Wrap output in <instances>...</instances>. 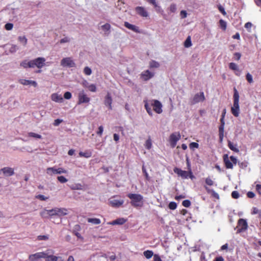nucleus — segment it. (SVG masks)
<instances>
[{"mask_svg": "<svg viewBox=\"0 0 261 261\" xmlns=\"http://www.w3.org/2000/svg\"><path fill=\"white\" fill-rule=\"evenodd\" d=\"M234 94L233 96V106L231 108V112L232 115L238 117L240 114V107H239V94L236 88L233 89Z\"/></svg>", "mask_w": 261, "mask_h": 261, "instance_id": "f257e3e1", "label": "nucleus"}, {"mask_svg": "<svg viewBox=\"0 0 261 261\" xmlns=\"http://www.w3.org/2000/svg\"><path fill=\"white\" fill-rule=\"evenodd\" d=\"M127 196L131 199L130 204L134 207H141L143 204V197L138 194L129 193Z\"/></svg>", "mask_w": 261, "mask_h": 261, "instance_id": "f03ea898", "label": "nucleus"}, {"mask_svg": "<svg viewBox=\"0 0 261 261\" xmlns=\"http://www.w3.org/2000/svg\"><path fill=\"white\" fill-rule=\"evenodd\" d=\"M223 162L225 164V166L227 169H232L233 167V164L236 165L238 162V160L236 157L233 155L228 158L227 154L223 155Z\"/></svg>", "mask_w": 261, "mask_h": 261, "instance_id": "7ed1b4c3", "label": "nucleus"}, {"mask_svg": "<svg viewBox=\"0 0 261 261\" xmlns=\"http://www.w3.org/2000/svg\"><path fill=\"white\" fill-rule=\"evenodd\" d=\"M173 171L174 172V173L177 174L178 176H180L183 179H186L188 178V177H190V178L192 179L194 177V176L193 175L192 172L191 171V170L187 171L182 170L181 169L178 168L177 167H175L173 169Z\"/></svg>", "mask_w": 261, "mask_h": 261, "instance_id": "20e7f679", "label": "nucleus"}, {"mask_svg": "<svg viewBox=\"0 0 261 261\" xmlns=\"http://www.w3.org/2000/svg\"><path fill=\"white\" fill-rule=\"evenodd\" d=\"M205 99V98L203 92H200L194 95L193 98L190 100V103L191 105H194L199 102H203Z\"/></svg>", "mask_w": 261, "mask_h": 261, "instance_id": "39448f33", "label": "nucleus"}, {"mask_svg": "<svg viewBox=\"0 0 261 261\" xmlns=\"http://www.w3.org/2000/svg\"><path fill=\"white\" fill-rule=\"evenodd\" d=\"M31 62L32 68L37 67L40 69L45 65V59L43 57H38L31 60Z\"/></svg>", "mask_w": 261, "mask_h": 261, "instance_id": "423d86ee", "label": "nucleus"}, {"mask_svg": "<svg viewBox=\"0 0 261 261\" xmlns=\"http://www.w3.org/2000/svg\"><path fill=\"white\" fill-rule=\"evenodd\" d=\"M248 224L246 220L241 218L239 219L237 228V233H240L246 230L248 228Z\"/></svg>", "mask_w": 261, "mask_h": 261, "instance_id": "0eeeda50", "label": "nucleus"}, {"mask_svg": "<svg viewBox=\"0 0 261 261\" xmlns=\"http://www.w3.org/2000/svg\"><path fill=\"white\" fill-rule=\"evenodd\" d=\"M67 170L63 168H56L55 167H49L46 169V173L51 175L53 174H62V173H67Z\"/></svg>", "mask_w": 261, "mask_h": 261, "instance_id": "6e6552de", "label": "nucleus"}, {"mask_svg": "<svg viewBox=\"0 0 261 261\" xmlns=\"http://www.w3.org/2000/svg\"><path fill=\"white\" fill-rule=\"evenodd\" d=\"M180 137L181 136L179 132H175L170 135L169 142L172 148L175 147L177 142L180 140Z\"/></svg>", "mask_w": 261, "mask_h": 261, "instance_id": "1a4fd4ad", "label": "nucleus"}, {"mask_svg": "<svg viewBox=\"0 0 261 261\" xmlns=\"http://www.w3.org/2000/svg\"><path fill=\"white\" fill-rule=\"evenodd\" d=\"M90 100L86 94L85 93L84 90L81 91L78 94L77 105H81L84 103H88Z\"/></svg>", "mask_w": 261, "mask_h": 261, "instance_id": "9d476101", "label": "nucleus"}, {"mask_svg": "<svg viewBox=\"0 0 261 261\" xmlns=\"http://www.w3.org/2000/svg\"><path fill=\"white\" fill-rule=\"evenodd\" d=\"M153 110L158 114L162 113V105L160 101L158 100H153L151 103Z\"/></svg>", "mask_w": 261, "mask_h": 261, "instance_id": "9b49d317", "label": "nucleus"}, {"mask_svg": "<svg viewBox=\"0 0 261 261\" xmlns=\"http://www.w3.org/2000/svg\"><path fill=\"white\" fill-rule=\"evenodd\" d=\"M61 65L63 67H73L75 64L70 58H63L61 61Z\"/></svg>", "mask_w": 261, "mask_h": 261, "instance_id": "f8f14e48", "label": "nucleus"}, {"mask_svg": "<svg viewBox=\"0 0 261 261\" xmlns=\"http://www.w3.org/2000/svg\"><path fill=\"white\" fill-rule=\"evenodd\" d=\"M45 257V252H40L30 255L29 256V259L30 261H36L41 258H44Z\"/></svg>", "mask_w": 261, "mask_h": 261, "instance_id": "ddd939ff", "label": "nucleus"}, {"mask_svg": "<svg viewBox=\"0 0 261 261\" xmlns=\"http://www.w3.org/2000/svg\"><path fill=\"white\" fill-rule=\"evenodd\" d=\"M115 198V197H114L110 199V205L114 207H119L123 204L124 201L123 200L116 199Z\"/></svg>", "mask_w": 261, "mask_h": 261, "instance_id": "4468645a", "label": "nucleus"}, {"mask_svg": "<svg viewBox=\"0 0 261 261\" xmlns=\"http://www.w3.org/2000/svg\"><path fill=\"white\" fill-rule=\"evenodd\" d=\"M135 11L138 15L142 17H147L148 16V13L145 8L143 7L138 6L136 7Z\"/></svg>", "mask_w": 261, "mask_h": 261, "instance_id": "2eb2a0df", "label": "nucleus"}, {"mask_svg": "<svg viewBox=\"0 0 261 261\" xmlns=\"http://www.w3.org/2000/svg\"><path fill=\"white\" fill-rule=\"evenodd\" d=\"M141 77L145 81H148L154 76V73L149 70H146L141 74Z\"/></svg>", "mask_w": 261, "mask_h": 261, "instance_id": "dca6fc26", "label": "nucleus"}, {"mask_svg": "<svg viewBox=\"0 0 261 261\" xmlns=\"http://www.w3.org/2000/svg\"><path fill=\"white\" fill-rule=\"evenodd\" d=\"M104 103L106 106L108 107L109 110L112 109V98L110 93H108L106 96Z\"/></svg>", "mask_w": 261, "mask_h": 261, "instance_id": "f3484780", "label": "nucleus"}, {"mask_svg": "<svg viewBox=\"0 0 261 261\" xmlns=\"http://www.w3.org/2000/svg\"><path fill=\"white\" fill-rule=\"evenodd\" d=\"M45 261H63L62 257L60 256H56L53 255H48L46 253H45Z\"/></svg>", "mask_w": 261, "mask_h": 261, "instance_id": "a211bd4d", "label": "nucleus"}, {"mask_svg": "<svg viewBox=\"0 0 261 261\" xmlns=\"http://www.w3.org/2000/svg\"><path fill=\"white\" fill-rule=\"evenodd\" d=\"M56 216L61 217L66 215L68 214V210L65 208L55 207Z\"/></svg>", "mask_w": 261, "mask_h": 261, "instance_id": "6ab92c4d", "label": "nucleus"}, {"mask_svg": "<svg viewBox=\"0 0 261 261\" xmlns=\"http://www.w3.org/2000/svg\"><path fill=\"white\" fill-rule=\"evenodd\" d=\"M3 174L8 176H10L14 174V169L10 167H4L2 169Z\"/></svg>", "mask_w": 261, "mask_h": 261, "instance_id": "aec40b11", "label": "nucleus"}, {"mask_svg": "<svg viewBox=\"0 0 261 261\" xmlns=\"http://www.w3.org/2000/svg\"><path fill=\"white\" fill-rule=\"evenodd\" d=\"M19 83L23 85H32L34 87H36L37 86V83L34 81L25 80V79H20L19 80Z\"/></svg>", "mask_w": 261, "mask_h": 261, "instance_id": "412c9836", "label": "nucleus"}, {"mask_svg": "<svg viewBox=\"0 0 261 261\" xmlns=\"http://www.w3.org/2000/svg\"><path fill=\"white\" fill-rule=\"evenodd\" d=\"M229 68L230 69L235 71V74L237 76L240 75L241 71L239 70V67L237 64L231 62L229 64Z\"/></svg>", "mask_w": 261, "mask_h": 261, "instance_id": "4be33fe9", "label": "nucleus"}, {"mask_svg": "<svg viewBox=\"0 0 261 261\" xmlns=\"http://www.w3.org/2000/svg\"><path fill=\"white\" fill-rule=\"evenodd\" d=\"M124 25L129 30H130L136 33H140L139 27L132 24L128 22H125Z\"/></svg>", "mask_w": 261, "mask_h": 261, "instance_id": "5701e85b", "label": "nucleus"}, {"mask_svg": "<svg viewBox=\"0 0 261 261\" xmlns=\"http://www.w3.org/2000/svg\"><path fill=\"white\" fill-rule=\"evenodd\" d=\"M51 99L53 101L57 102H62L63 98L61 95H59L57 93H53L51 95Z\"/></svg>", "mask_w": 261, "mask_h": 261, "instance_id": "b1692460", "label": "nucleus"}, {"mask_svg": "<svg viewBox=\"0 0 261 261\" xmlns=\"http://www.w3.org/2000/svg\"><path fill=\"white\" fill-rule=\"evenodd\" d=\"M126 219H125L123 218H121L117 219L115 220H114L111 222H109V224L112 225H122L124 223H125L126 222Z\"/></svg>", "mask_w": 261, "mask_h": 261, "instance_id": "393cba45", "label": "nucleus"}, {"mask_svg": "<svg viewBox=\"0 0 261 261\" xmlns=\"http://www.w3.org/2000/svg\"><path fill=\"white\" fill-rule=\"evenodd\" d=\"M224 125H220L219 127V141L222 142L224 137Z\"/></svg>", "mask_w": 261, "mask_h": 261, "instance_id": "a878e982", "label": "nucleus"}, {"mask_svg": "<svg viewBox=\"0 0 261 261\" xmlns=\"http://www.w3.org/2000/svg\"><path fill=\"white\" fill-rule=\"evenodd\" d=\"M228 146L231 150L236 152H239V149L237 148V144H233V143H232L230 141H228Z\"/></svg>", "mask_w": 261, "mask_h": 261, "instance_id": "bb28decb", "label": "nucleus"}, {"mask_svg": "<svg viewBox=\"0 0 261 261\" xmlns=\"http://www.w3.org/2000/svg\"><path fill=\"white\" fill-rule=\"evenodd\" d=\"M79 155L81 157L89 158L92 156V152L90 150H87L85 152L80 151L79 152Z\"/></svg>", "mask_w": 261, "mask_h": 261, "instance_id": "cd10ccee", "label": "nucleus"}, {"mask_svg": "<svg viewBox=\"0 0 261 261\" xmlns=\"http://www.w3.org/2000/svg\"><path fill=\"white\" fill-rule=\"evenodd\" d=\"M32 62L31 60L28 61L27 60H24L20 63V66L23 67L24 68H32Z\"/></svg>", "mask_w": 261, "mask_h": 261, "instance_id": "c85d7f7f", "label": "nucleus"}, {"mask_svg": "<svg viewBox=\"0 0 261 261\" xmlns=\"http://www.w3.org/2000/svg\"><path fill=\"white\" fill-rule=\"evenodd\" d=\"M204 188L208 193H211L214 197L217 199H219V196L218 194L216 193L215 191H214L213 190H211L209 188L205 186H204Z\"/></svg>", "mask_w": 261, "mask_h": 261, "instance_id": "c756f323", "label": "nucleus"}, {"mask_svg": "<svg viewBox=\"0 0 261 261\" xmlns=\"http://www.w3.org/2000/svg\"><path fill=\"white\" fill-rule=\"evenodd\" d=\"M87 221L94 224H99L101 222L100 220L98 218H88Z\"/></svg>", "mask_w": 261, "mask_h": 261, "instance_id": "7c9ffc66", "label": "nucleus"}, {"mask_svg": "<svg viewBox=\"0 0 261 261\" xmlns=\"http://www.w3.org/2000/svg\"><path fill=\"white\" fill-rule=\"evenodd\" d=\"M144 255L147 259L150 258L153 255V252L151 250H146L143 252Z\"/></svg>", "mask_w": 261, "mask_h": 261, "instance_id": "2f4dec72", "label": "nucleus"}, {"mask_svg": "<svg viewBox=\"0 0 261 261\" xmlns=\"http://www.w3.org/2000/svg\"><path fill=\"white\" fill-rule=\"evenodd\" d=\"M40 215L43 218H48L49 217V214L48 211L47 210H44L40 213Z\"/></svg>", "mask_w": 261, "mask_h": 261, "instance_id": "473e14b6", "label": "nucleus"}, {"mask_svg": "<svg viewBox=\"0 0 261 261\" xmlns=\"http://www.w3.org/2000/svg\"><path fill=\"white\" fill-rule=\"evenodd\" d=\"M18 41L23 44L24 46H25L28 42V39L27 38L24 36H19L18 38Z\"/></svg>", "mask_w": 261, "mask_h": 261, "instance_id": "72a5a7b5", "label": "nucleus"}, {"mask_svg": "<svg viewBox=\"0 0 261 261\" xmlns=\"http://www.w3.org/2000/svg\"><path fill=\"white\" fill-rule=\"evenodd\" d=\"M219 24H220V27H221V28L223 31H225L226 29V27H227V24H226V21L223 19H220L219 20Z\"/></svg>", "mask_w": 261, "mask_h": 261, "instance_id": "f704fd0d", "label": "nucleus"}, {"mask_svg": "<svg viewBox=\"0 0 261 261\" xmlns=\"http://www.w3.org/2000/svg\"><path fill=\"white\" fill-rule=\"evenodd\" d=\"M184 46L185 47H189L192 46V43L191 40L190 36H189L186 40L184 43Z\"/></svg>", "mask_w": 261, "mask_h": 261, "instance_id": "c9c22d12", "label": "nucleus"}, {"mask_svg": "<svg viewBox=\"0 0 261 261\" xmlns=\"http://www.w3.org/2000/svg\"><path fill=\"white\" fill-rule=\"evenodd\" d=\"M159 66H160V64L156 61L152 60L150 62L149 67L151 68H158V67H159Z\"/></svg>", "mask_w": 261, "mask_h": 261, "instance_id": "e433bc0d", "label": "nucleus"}, {"mask_svg": "<svg viewBox=\"0 0 261 261\" xmlns=\"http://www.w3.org/2000/svg\"><path fill=\"white\" fill-rule=\"evenodd\" d=\"M144 107H145V108L146 111L148 113V114L150 116H152V112L151 107L148 105V103L147 102L145 103Z\"/></svg>", "mask_w": 261, "mask_h": 261, "instance_id": "4c0bfd02", "label": "nucleus"}, {"mask_svg": "<svg viewBox=\"0 0 261 261\" xmlns=\"http://www.w3.org/2000/svg\"><path fill=\"white\" fill-rule=\"evenodd\" d=\"M28 136L29 137L35 138L37 139H41L42 138V136L40 135H39V134H36V133H33V132L29 133Z\"/></svg>", "mask_w": 261, "mask_h": 261, "instance_id": "58836bf2", "label": "nucleus"}, {"mask_svg": "<svg viewBox=\"0 0 261 261\" xmlns=\"http://www.w3.org/2000/svg\"><path fill=\"white\" fill-rule=\"evenodd\" d=\"M101 28L105 32L109 31L111 29V25L109 23H107L102 25Z\"/></svg>", "mask_w": 261, "mask_h": 261, "instance_id": "ea45409f", "label": "nucleus"}, {"mask_svg": "<svg viewBox=\"0 0 261 261\" xmlns=\"http://www.w3.org/2000/svg\"><path fill=\"white\" fill-rule=\"evenodd\" d=\"M205 182L207 185L210 186H213L214 183V181L209 177L205 178Z\"/></svg>", "mask_w": 261, "mask_h": 261, "instance_id": "a19ab883", "label": "nucleus"}, {"mask_svg": "<svg viewBox=\"0 0 261 261\" xmlns=\"http://www.w3.org/2000/svg\"><path fill=\"white\" fill-rule=\"evenodd\" d=\"M177 204L175 202H170L168 205L169 209L174 210L176 208Z\"/></svg>", "mask_w": 261, "mask_h": 261, "instance_id": "79ce46f5", "label": "nucleus"}, {"mask_svg": "<svg viewBox=\"0 0 261 261\" xmlns=\"http://www.w3.org/2000/svg\"><path fill=\"white\" fill-rule=\"evenodd\" d=\"M246 80L248 81V82L250 84L253 83V79H252V76L249 73H247L246 74Z\"/></svg>", "mask_w": 261, "mask_h": 261, "instance_id": "37998d69", "label": "nucleus"}, {"mask_svg": "<svg viewBox=\"0 0 261 261\" xmlns=\"http://www.w3.org/2000/svg\"><path fill=\"white\" fill-rule=\"evenodd\" d=\"M57 179L59 180V181H60L61 183H62V184L65 183L68 181L67 179L66 178L63 176H58Z\"/></svg>", "mask_w": 261, "mask_h": 261, "instance_id": "c03bdc74", "label": "nucleus"}, {"mask_svg": "<svg viewBox=\"0 0 261 261\" xmlns=\"http://www.w3.org/2000/svg\"><path fill=\"white\" fill-rule=\"evenodd\" d=\"M169 9L171 13H175L176 11V6L175 4H172Z\"/></svg>", "mask_w": 261, "mask_h": 261, "instance_id": "a18cd8bd", "label": "nucleus"}, {"mask_svg": "<svg viewBox=\"0 0 261 261\" xmlns=\"http://www.w3.org/2000/svg\"><path fill=\"white\" fill-rule=\"evenodd\" d=\"M84 73L87 75H90L92 73V70L89 67H85L84 69Z\"/></svg>", "mask_w": 261, "mask_h": 261, "instance_id": "49530a36", "label": "nucleus"}, {"mask_svg": "<svg viewBox=\"0 0 261 261\" xmlns=\"http://www.w3.org/2000/svg\"><path fill=\"white\" fill-rule=\"evenodd\" d=\"M191 203L189 200H185L182 202V205L186 207H189L191 205Z\"/></svg>", "mask_w": 261, "mask_h": 261, "instance_id": "de8ad7c7", "label": "nucleus"}, {"mask_svg": "<svg viewBox=\"0 0 261 261\" xmlns=\"http://www.w3.org/2000/svg\"><path fill=\"white\" fill-rule=\"evenodd\" d=\"M91 92H95L96 91V87L94 84H91L87 88Z\"/></svg>", "mask_w": 261, "mask_h": 261, "instance_id": "09e8293b", "label": "nucleus"}, {"mask_svg": "<svg viewBox=\"0 0 261 261\" xmlns=\"http://www.w3.org/2000/svg\"><path fill=\"white\" fill-rule=\"evenodd\" d=\"M145 147L148 149H149L151 148V146H152V143H151V141L150 139H148L145 142Z\"/></svg>", "mask_w": 261, "mask_h": 261, "instance_id": "8fccbe9b", "label": "nucleus"}, {"mask_svg": "<svg viewBox=\"0 0 261 261\" xmlns=\"http://www.w3.org/2000/svg\"><path fill=\"white\" fill-rule=\"evenodd\" d=\"M13 28V24L11 23H7L5 25V29L7 31L11 30Z\"/></svg>", "mask_w": 261, "mask_h": 261, "instance_id": "3c124183", "label": "nucleus"}, {"mask_svg": "<svg viewBox=\"0 0 261 261\" xmlns=\"http://www.w3.org/2000/svg\"><path fill=\"white\" fill-rule=\"evenodd\" d=\"M231 196L234 199H237L239 197L240 195L238 191H234L231 193Z\"/></svg>", "mask_w": 261, "mask_h": 261, "instance_id": "603ef678", "label": "nucleus"}, {"mask_svg": "<svg viewBox=\"0 0 261 261\" xmlns=\"http://www.w3.org/2000/svg\"><path fill=\"white\" fill-rule=\"evenodd\" d=\"M36 198L42 201H45L48 199V197H45L44 195L41 194L37 195Z\"/></svg>", "mask_w": 261, "mask_h": 261, "instance_id": "864d4df0", "label": "nucleus"}, {"mask_svg": "<svg viewBox=\"0 0 261 261\" xmlns=\"http://www.w3.org/2000/svg\"><path fill=\"white\" fill-rule=\"evenodd\" d=\"M72 95L70 92H66L64 94V97L66 99H70Z\"/></svg>", "mask_w": 261, "mask_h": 261, "instance_id": "5fc2aeb1", "label": "nucleus"}, {"mask_svg": "<svg viewBox=\"0 0 261 261\" xmlns=\"http://www.w3.org/2000/svg\"><path fill=\"white\" fill-rule=\"evenodd\" d=\"M238 165L241 168H242V169L245 168L247 167V162H241V163L239 162Z\"/></svg>", "mask_w": 261, "mask_h": 261, "instance_id": "6e6d98bb", "label": "nucleus"}, {"mask_svg": "<svg viewBox=\"0 0 261 261\" xmlns=\"http://www.w3.org/2000/svg\"><path fill=\"white\" fill-rule=\"evenodd\" d=\"M199 144L197 143L196 142H192L189 144V147L191 149L195 148H198Z\"/></svg>", "mask_w": 261, "mask_h": 261, "instance_id": "4d7b16f0", "label": "nucleus"}, {"mask_svg": "<svg viewBox=\"0 0 261 261\" xmlns=\"http://www.w3.org/2000/svg\"><path fill=\"white\" fill-rule=\"evenodd\" d=\"M48 214H49V217H53L54 216H56V212H55V208H53L51 210H48Z\"/></svg>", "mask_w": 261, "mask_h": 261, "instance_id": "13d9d810", "label": "nucleus"}, {"mask_svg": "<svg viewBox=\"0 0 261 261\" xmlns=\"http://www.w3.org/2000/svg\"><path fill=\"white\" fill-rule=\"evenodd\" d=\"M180 16L181 18H185L187 16V13L185 10H181L180 12Z\"/></svg>", "mask_w": 261, "mask_h": 261, "instance_id": "bf43d9fd", "label": "nucleus"}, {"mask_svg": "<svg viewBox=\"0 0 261 261\" xmlns=\"http://www.w3.org/2000/svg\"><path fill=\"white\" fill-rule=\"evenodd\" d=\"M48 239V236L46 235H40L38 236V240H47Z\"/></svg>", "mask_w": 261, "mask_h": 261, "instance_id": "052dcab7", "label": "nucleus"}, {"mask_svg": "<svg viewBox=\"0 0 261 261\" xmlns=\"http://www.w3.org/2000/svg\"><path fill=\"white\" fill-rule=\"evenodd\" d=\"M154 8L155 9V10L158 12H163V10L162 9L161 7L158 5L157 3L153 6Z\"/></svg>", "mask_w": 261, "mask_h": 261, "instance_id": "680f3d73", "label": "nucleus"}, {"mask_svg": "<svg viewBox=\"0 0 261 261\" xmlns=\"http://www.w3.org/2000/svg\"><path fill=\"white\" fill-rule=\"evenodd\" d=\"M103 126H99L98 130L96 133L98 136H101L102 133H103Z\"/></svg>", "mask_w": 261, "mask_h": 261, "instance_id": "e2e57ef3", "label": "nucleus"}, {"mask_svg": "<svg viewBox=\"0 0 261 261\" xmlns=\"http://www.w3.org/2000/svg\"><path fill=\"white\" fill-rule=\"evenodd\" d=\"M62 121V119H57L54 121V125L55 126H58Z\"/></svg>", "mask_w": 261, "mask_h": 261, "instance_id": "0e129e2a", "label": "nucleus"}, {"mask_svg": "<svg viewBox=\"0 0 261 261\" xmlns=\"http://www.w3.org/2000/svg\"><path fill=\"white\" fill-rule=\"evenodd\" d=\"M218 9L224 15L226 14V12L224 9V8L221 6V5H219L218 6Z\"/></svg>", "mask_w": 261, "mask_h": 261, "instance_id": "69168bd1", "label": "nucleus"}, {"mask_svg": "<svg viewBox=\"0 0 261 261\" xmlns=\"http://www.w3.org/2000/svg\"><path fill=\"white\" fill-rule=\"evenodd\" d=\"M256 190L259 194L261 195V185L257 184L256 185Z\"/></svg>", "mask_w": 261, "mask_h": 261, "instance_id": "338daca9", "label": "nucleus"}, {"mask_svg": "<svg viewBox=\"0 0 261 261\" xmlns=\"http://www.w3.org/2000/svg\"><path fill=\"white\" fill-rule=\"evenodd\" d=\"M153 259L154 261H162L160 257L157 254L154 255Z\"/></svg>", "mask_w": 261, "mask_h": 261, "instance_id": "774afa93", "label": "nucleus"}]
</instances>
